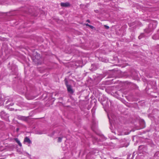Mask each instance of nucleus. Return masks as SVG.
<instances>
[{"mask_svg": "<svg viewBox=\"0 0 159 159\" xmlns=\"http://www.w3.org/2000/svg\"><path fill=\"white\" fill-rule=\"evenodd\" d=\"M67 88L68 91L70 93H73L74 92L71 86L70 85H67Z\"/></svg>", "mask_w": 159, "mask_h": 159, "instance_id": "1", "label": "nucleus"}, {"mask_svg": "<svg viewBox=\"0 0 159 159\" xmlns=\"http://www.w3.org/2000/svg\"><path fill=\"white\" fill-rule=\"evenodd\" d=\"M61 6L62 7H68L70 6V4L69 2H66L65 3H61Z\"/></svg>", "mask_w": 159, "mask_h": 159, "instance_id": "2", "label": "nucleus"}, {"mask_svg": "<svg viewBox=\"0 0 159 159\" xmlns=\"http://www.w3.org/2000/svg\"><path fill=\"white\" fill-rule=\"evenodd\" d=\"M27 142L29 144H30L31 143V141L30 139L27 137H26L24 139V143Z\"/></svg>", "mask_w": 159, "mask_h": 159, "instance_id": "3", "label": "nucleus"}, {"mask_svg": "<svg viewBox=\"0 0 159 159\" xmlns=\"http://www.w3.org/2000/svg\"><path fill=\"white\" fill-rule=\"evenodd\" d=\"M16 141V142L19 145L20 147L22 146V144L20 143V141L18 140V139L17 138H15L14 139Z\"/></svg>", "mask_w": 159, "mask_h": 159, "instance_id": "4", "label": "nucleus"}, {"mask_svg": "<svg viewBox=\"0 0 159 159\" xmlns=\"http://www.w3.org/2000/svg\"><path fill=\"white\" fill-rule=\"evenodd\" d=\"M62 138L61 137H59L58 139V142H61L62 141Z\"/></svg>", "mask_w": 159, "mask_h": 159, "instance_id": "5", "label": "nucleus"}, {"mask_svg": "<svg viewBox=\"0 0 159 159\" xmlns=\"http://www.w3.org/2000/svg\"><path fill=\"white\" fill-rule=\"evenodd\" d=\"M104 26L106 29H108L109 28V27L108 26H107L106 25H105Z\"/></svg>", "mask_w": 159, "mask_h": 159, "instance_id": "6", "label": "nucleus"}, {"mask_svg": "<svg viewBox=\"0 0 159 159\" xmlns=\"http://www.w3.org/2000/svg\"><path fill=\"white\" fill-rule=\"evenodd\" d=\"M89 27L92 29H93L94 28V27L93 26L90 25H89Z\"/></svg>", "mask_w": 159, "mask_h": 159, "instance_id": "7", "label": "nucleus"}, {"mask_svg": "<svg viewBox=\"0 0 159 159\" xmlns=\"http://www.w3.org/2000/svg\"><path fill=\"white\" fill-rule=\"evenodd\" d=\"M66 87H67V85H69L68 84V83L67 81H66Z\"/></svg>", "mask_w": 159, "mask_h": 159, "instance_id": "8", "label": "nucleus"}, {"mask_svg": "<svg viewBox=\"0 0 159 159\" xmlns=\"http://www.w3.org/2000/svg\"><path fill=\"white\" fill-rule=\"evenodd\" d=\"M86 22H88L89 23H90V20H86Z\"/></svg>", "mask_w": 159, "mask_h": 159, "instance_id": "9", "label": "nucleus"}, {"mask_svg": "<svg viewBox=\"0 0 159 159\" xmlns=\"http://www.w3.org/2000/svg\"><path fill=\"white\" fill-rule=\"evenodd\" d=\"M85 25L86 26H88L89 27V25L88 24H85Z\"/></svg>", "mask_w": 159, "mask_h": 159, "instance_id": "10", "label": "nucleus"}, {"mask_svg": "<svg viewBox=\"0 0 159 159\" xmlns=\"http://www.w3.org/2000/svg\"><path fill=\"white\" fill-rule=\"evenodd\" d=\"M18 130H19V129H18V128H17V129H16V130H17V131H18Z\"/></svg>", "mask_w": 159, "mask_h": 159, "instance_id": "11", "label": "nucleus"}, {"mask_svg": "<svg viewBox=\"0 0 159 159\" xmlns=\"http://www.w3.org/2000/svg\"><path fill=\"white\" fill-rule=\"evenodd\" d=\"M32 99V98H30V99Z\"/></svg>", "mask_w": 159, "mask_h": 159, "instance_id": "12", "label": "nucleus"}]
</instances>
